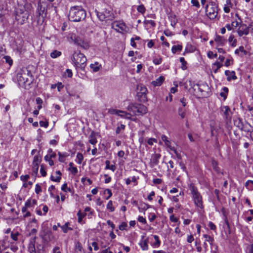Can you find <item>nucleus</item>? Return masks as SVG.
I'll return each mask as SVG.
<instances>
[{"instance_id":"obj_1","label":"nucleus","mask_w":253,"mask_h":253,"mask_svg":"<svg viewBox=\"0 0 253 253\" xmlns=\"http://www.w3.org/2000/svg\"><path fill=\"white\" fill-rule=\"evenodd\" d=\"M32 11L33 7L30 3L19 5L16 10L15 19L21 24H23L28 19Z\"/></svg>"},{"instance_id":"obj_2","label":"nucleus","mask_w":253,"mask_h":253,"mask_svg":"<svg viewBox=\"0 0 253 253\" xmlns=\"http://www.w3.org/2000/svg\"><path fill=\"white\" fill-rule=\"evenodd\" d=\"M69 19L73 22H79L85 19L86 11L81 6H74L70 8Z\"/></svg>"},{"instance_id":"obj_3","label":"nucleus","mask_w":253,"mask_h":253,"mask_svg":"<svg viewBox=\"0 0 253 253\" xmlns=\"http://www.w3.org/2000/svg\"><path fill=\"white\" fill-rule=\"evenodd\" d=\"M73 64L76 68L84 70L86 65L87 59L80 51H75L71 58Z\"/></svg>"},{"instance_id":"obj_4","label":"nucleus","mask_w":253,"mask_h":253,"mask_svg":"<svg viewBox=\"0 0 253 253\" xmlns=\"http://www.w3.org/2000/svg\"><path fill=\"white\" fill-rule=\"evenodd\" d=\"M206 12L211 19H215L218 13V6L215 2L211 1L206 6Z\"/></svg>"},{"instance_id":"obj_5","label":"nucleus","mask_w":253,"mask_h":253,"mask_svg":"<svg viewBox=\"0 0 253 253\" xmlns=\"http://www.w3.org/2000/svg\"><path fill=\"white\" fill-rule=\"evenodd\" d=\"M127 109L135 115H142L146 114L147 111L146 107L142 105L130 104L128 106Z\"/></svg>"},{"instance_id":"obj_6","label":"nucleus","mask_w":253,"mask_h":253,"mask_svg":"<svg viewBox=\"0 0 253 253\" xmlns=\"http://www.w3.org/2000/svg\"><path fill=\"white\" fill-rule=\"evenodd\" d=\"M71 40L75 44L80 46L81 47L87 49L89 47V42L87 40H84L82 36H76L75 35H72L71 36Z\"/></svg>"},{"instance_id":"obj_7","label":"nucleus","mask_w":253,"mask_h":253,"mask_svg":"<svg viewBox=\"0 0 253 253\" xmlns=\"http://www.w3.org/2000/svg\"><path fill=\"white\" fill-rule=\"evenodd\" d=\"M190 84L196 93H201V95L203 96L207 95L208 90L209 89V86L206 84H193L190 82Z\"/></svg>"},{"instance_id":"obj_8","label":"nucleus","mask_w":253,"mask_h":253,"mask_svg":"<svg viewBox=\"0 0 253 253\" xmlns=\"http://www.w3.org/2000/svg\"><path fill=\"white\" fill-rule=\"evenodd\" d=\"M112 28L120 33L127 32V27L126 24L122 21H116L112 23Z\"/></svg>"},{"instance_id":"obj_9","label":"nucleus","mask_w":253,"mask_h":253,"mask_svg":"<svg viewBox=\"0 0 253 253\" xmlns=\"http://www.w3.org/2000/svg\"><path fill=\"white\" fill-rule=\"evenodd\" d=\"M191 194L192 195L194 203L196 206L201 209H203L204 207L203 205L202 198L200 193L198 191H192Z\"/></svg>"},{"instance_id":"obj_10","label":"nucleus","mask_w":253,"mask_h":253,"mask_svg":"<svg viewBox=\"0 0 253 253\" xmlns=\"http://www.w3.org/2000/svg\"><path fill=\"white\" fill-rule=\"evenodd\" d=\"M220 113L223 118L226 120H230L232 117L231 110L228 106H222L220 107Z\"/></svg>"},{"instance_id":"obj_11","label":"nucleus","mask_w":253,"mask_h":253,"mask_svg":"<svg viewBox=\"0 0 253 253\" xmlns=\"http://www.w3.org/2000/svg\"><path fill=\"white\" fill-rule=\"evenodd\" d=\"M109 112L111 114L117 115L121 117L122 118L128 120L131 119V114L126 111L120 110L112 109Z\"/></svg>"},{"instance_id":"obj_12","label":"nucleus","mask_w":253,"mask_h":253,"mask_svg":"<svg viewBox=\"0 0 253 253\" xmlns=\"http://www.w3.org/2000/svg\"><path fill=\"white\" fill-rule=\"evenodd\" d=\"M17 79L19 84H25L29 82L27 74L20 70L17 74Z\"/></svg>"},{"instance_id":"obj_13","label":"nucleus","mask_w":253,"mask_h":253,"mask_svg":"<svg viewBox=\"0 0 253 253\" xmlns=\"http://www.w3.org/2000/svg\"><path fill=\"white\" fill-rule=\"evenodd\" d=\"M138 89L139 92L137 93L138 97H141L143 101H146L147 100L146 92H147V88L144 85H138Z\"/></svg>"},{"instance_id":"obj_14","label":"nucleus","mask_w":253,"mask_h":253,"mask_svg":"<svg viewBox=\"0 0 253 253\" xmlns=\"http://www.w3.org/2000/svg\"><path fill=\"white\" fill-rule=\"evenodd\" d=\"M161 158V155L159 154H154L152 155L150 160V165L151 168L157 166L159 162V159Z\"/></svg>"},{"instance_id":"obj_15","label":"nucleus","mask_w":253,"mask_h":253,"mask_svg":"<svg viewBox=\"0 0 253 253\" xmlns=\"http://www.w3.org/2000/svg\"><path fill=\"white\" fill-rule=\"evenodd\" d=\"M238 35L240 37L244 35H247L249 34V27H247L245 24L241 25L238 30Z\"/></svg>"},{"instance_id":"obj_16","label":"nucleus","mask_w":253,"mask_h":253,"mask_svg":"<svg viewBox=\"0 0 253 253\" xmlns=\"http://www.w3.org/2000/svg\"><path fill=\"white\" fill-rule=\"evenodd\" d=\"M148 239L145 238L144 236H141V240L139 243L141 249L143 251H146L148 250Z\"/></svg>"},{"instance_id":"obj_17","label":"nucleus","mask_w":253,"mask_h":253,"mask_svg":"<svg viewBox=\"0 0 253 253\" xmlns=\"http://www.w3.org/2000/svg\"><path fill=\"white\" fill-rule=\"evenodd\" d=\"M225 75L227 76V80L230 81L231 80H235L237 79V77L235 75V72L234 71H230L229 70H226L225 71Z\"/></svg>"},{"instance_id":"obj_18","label":"nucleus","mask_w":253,"mask_h":253,"mask_svg":"<svg viewBox=\"0 0 253 253\" xmlns=\"http://www.w3.org/2000/svg\"><path fill=\"white\" fill-rule=\"evenodd\" d=\"M186 112V108L181 107V106L179 107L178 109V114L181 119H184L185 118Z\"/></svg>"},{"instance_id":"obj_19","label":"nucleus","mask_w":253,"mask_h":253,"mask_svg":"<svg viewBox=\"0 0 253 253\" xmlns=\"http://www.w3.org/2000/svg\"><path fill=\"white\" fill-rule=\"evenodd\" d=\"M215 42L217 43L218 46H223L225 44L226 40L223 37L217 36L215 39Z\"/></svg>"},{"instance_id":"obj_20","label":"nucleus","mask_w":253,"mask_h":253,"mask_svg":"<svg viewBox=\"0 0 253 253\" xmlns=\"http://www.w3.org/2000/svg\"><path fill=\"white\" fill-rule=\"evenodd\" d=\"M70 223L69 222H67L65 223L64 225L61 226V228L62 229L63 232L64 233H67L69 230H73V229L71 227H70Z\"/></svg>"},{"instance_id":"obj_21","label":"nucleus","mask_w":253,"mask_h":253,"mask_svg":"<svg viewBox=\"0 0 253 253\" xmlns=\"http://www.w3.org/2000/svg\"><path fill=\"white\" fill-rule=\"evenodd\" d=\"M90 67L93 72H97L100 70L101 65L98 62H95L94 64H91Z\"/></svg>"},{"instance_id":"obj_22","label":"nucleus","mask_w":253,"mask_h":253,"mask_svg":"<svg viewBox=\"0 0 253 253\" xmlns=\"http://www.w3.org/2000/svg\"><path fill=\"white\" fill-rule=\"evenodd\" d=\"M165 80V78L163 76H160L156 80L152 82V84L154 86H160Z\"/></svg>"},{"instance_id":"obj_23","label":"nucleus","mask_w":253,"mask_h":253,"mask_svg":"<svg viewBox=\"0 0 253 253\" xmlns=\"http://www.w3.org/2000/svg\"><path fill=\"white\" fill-rule=\"evenodd\" d=\"M36 204L37 201L35 199H29L26 202L25 205L28 208H31L33 207Z\"/></svg>"},{"instance_id":"obj_24","label":"nucleus","mask_w":253,"mask_h":253,"mask_svg":"<svg viewBox=\"0 0 253 253\" xmlns=\"http://www.w3.org/2000/svg\"><path fill=\"white\" fill-rule=\"evenodd\" d=\"M150 206L144 203H141L138 206V210L140 212L144 211H146L149 208Z\"/></svg>"},{"instance_id":"obj_25","label":"nucleus","mask_w":253,"mask_h":253,"mask_svg":"<svg viewBox=\"0 0 253 253\" xmlns=\"http://www.w3.org/2000/svg\"><path fill=\"white\" fill-rule=\"evenodd\" d=\"M89 142L92 145H95L97 142L95 134L93 131H92L89 135Z\"/></svg>"},{"instance_id":"obj_26","label":"nucleus","mask_w":253,"mask_h":253,"mask_svg":"<svg viewBox=\"0 0 253 253\" xmlns=\"http://www.w3.org/2000/svg\"><path fill=\"white\" fill-rule=\"evenodd\" d=\"M95 12L97 17L100 21H103L105 20L106 18L108 17V15H106L103 12H100L97 10H95Z\"/></svg>"},{"instance_id":"obj_27","label":"nucleus","mask_w":253,"mask_h":253,"mask_svg":"<svg viewBox=\"0 0 253 253\" xmlns=\"http://www.w3.org/2000/svg\"><path fill=\"white\" fill-rule=\"evenodd\" d=\"M153 237L155 240V242L152 244V246L155 248L159 247L161 242L160 240L159 239V236L158 235H153Z\"/></svg>"},{"instance_id":"obj_28","label":"nucleus","mask_w":253,"mask_h":253,"mask_svg":"<svg viewBox=\"0 0 253 253\" xmlns=\"http://www.w3.org/2000/svg\"><path fill=\"white\" fill-rule=\"evenodd\" d=\"M58 155L59 156L58 160L59 162L63 163L65 161V158L68 156L67 153H61L60 152H58Z\"/></svg>"},{"instance_id":"obj_29","label":"nucleus","mask_w":253,"mask_h":253,"mask_svg":"<svg viewBox=\"0 0 253 253\" xmlns=\"http://www.w3.org/2000/svg\"><path fill=\"white\" fill-rule=\"evenodd\" d=\"M228 92V88L227 87H223L222 88V91L220 93V95L223 98L224 100L227 98Z\"/></svg>"},{"instance_id":"obj_30","label":"nucleus","mask_w":253,"mask_h":253,"mask_svg":"<svg viewBox=\"0 0 253 253\" xmlns=\"http://www.w3.org/2000/svg\"><path fill=\"white\" fill-rule=\"evenodd\" d=\"M182 49V45L181 44L175 45L172 46L171 51L173 53H175L177 51H181Z\"/></svg>"},{"instance_id":"obj_31","label":"nucleus","mask_w":253,"mask_h":253,"mask_svg":"<svg viewBox=\"0 0 253 253\" xmlns=\"http://www.w3.org/2000/svg\"><path fill=\"white\" fill-rule=\"evenodd\" d=\"M42 160V157L39 155H35L34 157L33 165H39Z\"/></svg>"},{"instance_id":"obj_32","label":"nucleus","mask_w":253,"mask_h":253,"mask_svg":"<svg viewBox=\"0 0 253 253\" xmlns=\"http://www.w3.org/2000/svg\"><path fill=\"white\" fill-rule=\"evenodd\" d=\"M234 124L236 126L240 129L243 130V124L242 122L241 119H238L237 120L234 121Z\"/></svg>"},{"instance_id":"obj_33","label":"nucleus","mask_w":253,"mask_h":253,"mask_svg":"<svg viewBox=\"0 0 253 253\" xmlns=\"http://www.w3.org/2000/svg\"><path fill=\"white\" fill-rule=\"evenodd\" d=\"M82 249L81 244L77 242L75 245V253H82Z\"/></svg>"},{"instance_id":"obj_34","label":"nucleus","mask_w":253,"mask_h":253,"mask_svg":"<svg viewBox=\"0 0 253 253\" xmlns=\"http://www.w3.org/2000/svg\"><path fill=\"white\" fill-rule=\"evenodd\" d=\"M204 237L206 239V242H208L211 246H213L214 239L212 237L207 234H204Z\"/></svg>"},{"instance_id":"obj_35","label":"nucleus","mask_w":253,"mask_h":253,"mask_svg":"<svg viewBox=\"0 0 253 253\" xmlns=\"http://www.w3.org/2000/svg\"><path fill=\"white\" fill-rule=\"evenodd\" d=\"M83 159L84 156L83 154L81 153H77L76 160V162L79 164H81L82 163Z\"/></svg>"},{"instance_id":"obj_36","label":"nucleus","mask_w":253,"mask_h":253,"mask_svg":"<svg viewBox=\"0 0 253 253\" xmlns=\"http://www.w3.org/2000/svg\"><path fill=\"white\" fill-rule=\"evenodd\" d=\"M56 174L57 175V178H54V176L52 175L51 176V179L52 181L58 182L61 179V172H60V171L58 170L56 171Z\"/></svg>"},{"instance_id":"obj_37","label":"nucleus","mask_w":253,"mask_h":253,"mask_svg":"<svg viewBox=\"0 0 253 253\" xmlns=\"http://www.w3.org/2000/svg\"><path fill=\"white\" fill-rule=\"evenodd\" d=\"M194 51L193 47L190 44H187L186 46L185 51L183 53V55H185L186 53L192 52Z\"/></svg>"},{"instance_id":"obj_38","label":"nucleus","mask_w":253,"mask_h":253,"mask_svg":"<svg viewBox=\"0 0 253 253\" xmlns=\"http://www.w3.org/2000/svg\"><path fill=\"white\" fill-rule=\"evenodd\" d=\"M125 127L126 126L123 124H121L120 126H118L116 130V133L118 134L122 133Z\"/></svg>"},{"instance_id":"obj_39","label":"nucleus","mask_w":253,"mask_h":253,"mask_svg":"<svg viewBox=\"0 0 253 253\" xmlns=\"http://www.w3.org/2000/svg\"><path fill=\"white\" fill-rule=\"evenodd\" d=\"M86 215V213H83L80 210L77 213V216L78 217V222L81 223L82 219Z\"/></svg>"},{"instance_id":"obj_40","label":"nucleus","mask_w":253,"mask_h":253,"mask_svg":"<svg viewBox=\"0 0 253 253\" xmlns=\"http://www.w3.org/2000/svg\"><path fill=\"white\" fill-rule=\"evenodd\" d=\"M179 61L181 63V69L183 70H185L187 69V62L185 60L184 57H180L179 58Z\"/></svg>"},{"instance_id":"obj_41","label":"nucleus","mask_w":253,"mask_h":253,"mask_svg":"<svg viewBox=\"0 0 253 253\" xmlns=\"http://www.w3.org/2000/svg\"><path fill=\"white\" fill-rule=\"evenodd\" d=\"M104 198L106 200L109 199L112 195L111 191H104L103 192Z\"/></svg>"},{"instance_id":"obj_42","label":"nucleus","mask_w":253,"mask_h":253,"mask_svg":"<svg viewBox=\"0 0 253 253\" xmlns=\"http://www.w3.org/2000/svg\"><path fill=\"white\" fill-rule=\"evenodd\" d=\"M28 251L30 253H36L35 244L31 242L29 246Z\"/></svg>"},{"instance_id":"obj_43","label":"nucleus","mask_w":253,"mask_h":253,"mask_svg":"<svg viewBox=\"0 0 253 253\" xmlns=\"http://www.w3.org/2000/svg\"><path fill=\"white\" fill-rule=\"evenodd\" d=\"M61 55V52L57 50H54L50 53V56L53 58H57Z\"/></svg>"},{"instance_id":"obj_44","label":"nucleus","mask_w":253,"mask_h":253,"mask_svg":"<svg viewBox=\"0 0 253 253\" xmlns=\"http://www.w3.org/2000/svg\"><path fill=\"white\" fill-rule=\"evenodd\" d=\"M211 165L213 169L217 172H218L219 170V169L218 167V163L214 160H212L211 162Z\"/></svg>"},{"instance_id":"obj_45","label":"nucleus","mask_w":253,"mask_h":253,"mask_svg":"<svg viewBox=\"0 0 253 253\" xmlns=\"http://www.w3.org/2000/svg\"><path fill=\"white\" fill-rule=\"evenodd\" d=\"M3 58L5 59V62L10 66L13 64V60L9 56H4Z\"/></svg>"},{"instance_id":"obj_46","label":"nucleus","mask_w":253,"mask_h":253,"mask_svg":"<svg viewBox=\"0 0 253 253\" xmlns=\"http://www.w3.org/2000/svg\"><path fill=\"white\" fill-rule=\"evenodd\" d=\"M144 24L146 25H149L152 27H155L156 26V23L154 21L152 20H145L144 21Z\"/></svg>"},{"instance_id":"obj_47","label":"nucleus","mask_w":253,"mask_h":253,"mask_svg":"<svg viewBox=\"0 0 253 253\" xmlns=\"http://www.w3.org/2000/svg\"><path fill=\"white\" fill-rule=\"evenodd\" d=\"M162 58L161 57H155L153 60V62L154 64L158 65L162 63Z\"/></svg>"},{"instance_id":"obj_48","label":"nucleus","mask_w":253,"mask_h":253,"mask_svg":"<svg viewBox=\"0 0 253 253\" xmlns=\"http://www.w3.org/2000/svg\"><path fill=\"white\" fill-rule=\"evenodd\" d=\"M107 209L110 210V211L113 212L115 210L114 207L113 206L112 201H109L107 205Z\"/></svg>"},{"instance_id":"obj_49","label":"nucleus","mask_w":253,"mask_h":253,"mask_svg":"<svg viewBox=\"0 0 253 253\" xmlns=\"http://www.w3.org/2000/svg\"><path fill=\"white\" fill-rule=\"evenodd\" d=\"M246 187L247 189H253V181L248 180L246 183Z\"/></svg>"},{"instance_id":"obj_50","label":"nucleus","mask_w":253,"mask_h":253,"mask_svg":"<svg viewBox=\"0 0 253 253\" xmlns=\"http://www.w3.org/2000/svg\"><path fill=\"white\" fill-rule=\"evenodd\" d=\"M39 170V166L38 165H33L32 167V174L33 175H36L38 173Z\"/></svg>"},{"instance_id":"obj_51","label":"nucleus","mask_w":253,"mask_h":253,"mask_svg":"<svg viewBox=\"0 0 253 253\" xmlns=\"http://www.w3.org/2000/svg\"><path fill=\"white\" fill-rule=\"evenodd\" d=\"M21 70L22 71V72L25 73V74H27V78L28 77H31V78H32L33 76H32V74L30 70H28L26 68H22Z\"/></svg>"},{"instance_id":"obj_52","label":"nucleus","mask_w":253,"mask_h":253,"mask_svg":"<svg viewBox=\"0 0 253 253\" xmlns=\"http://www.w3.org/2000/svg\"><path fill=\"white\" fill-rule=\"evenodd\" d=\"M137 10L138 12L141 13H144L145 12L146 9L143 4H141L138 6Z\"/></svg>"},{"instance_id":"obj_53","label":"nucleus","mask_w":253,"mask_h":253,"mask_svg":"<svg viewBox=\"0 0 253 253\" xmlns=\"http://www.w3.org/2000/svg\"><path fill=\"white\" fill-rule=\"evenodd\" d=\"M156 218V215L154 213H150L148 215V218L150 222H153Z\"/></svg>"},{"instance_id":"obj_54","label":"nucleus","mask_w":253,"mask_h":253,"mask_svg":"<svg viewBox=\"0 0 253 253\" xmlns=\"http://www.w3.org/2000/svg\"><path fill=\"white\" fill-rule=\"evenodd\" d=\"M48 155H49L51 158H54L56 157V154L51 149H49L47 151Z\"/></svg>"},{"instance_id":"obj_55","label":"nucleus","mask_w":253,"mask_h":253,"mask_svg":"<svg viewBox=\"0 0 253 253\" xmlns=\"http://www.w3.org/2000/svg\"><path fill=\"white\" fill-rule=\"evenodd\" d=\"M240 51L243 52L245 54L246 53V51L244 50V48L243 46H241L239 47V48L238 49H236L235 51V53L236 54H239Z\"/></svg>"},{"instance_id":"obj_56","label":"nucleus","mask_w":253,"mask_h":253,"mask_svg":"<svg viewBox=\"0 0 253 253\" xmlns=\"http://www.w3.org/2000/svg\"><path fill=\"white\" fill-rule=\"evenodd\" d=\"M207 55H208V57L211 59H212L213 58H216L217 56V55L216 53L214 54L212 51H211L208 53Z\"/></svg>"},{"instance_id":"obj_57","label":"nucleus","mask_w":253,"mask_h":253,"mask_svg":"<svg viewBox=\"0 0 253 253\" xmlns=\"http://www.w3.org/2000/svg\"><path fill=\"white\" fill-rule=\"evenodd\" d=\"M69 170H70L71 173L74 175L76 174L78 171L77 168L75 167L69 168Z\"/></svg>"},{"instance_id":"obj_58","label":"nucleus","mask_w":253,"mask_h":253,"mask_svg":"<svg viewBox=\"0 0 253 253\" xmlns=\"http://www.w3.org/2000/svg\"><path fill=\"white\" fill-rule=\"evenodd\" d=\"M157 142V139H156L155 138H149L148 141H147V143L150 145V146H152L153 145L154 143L155 142L156 143Z\"/></svg>"},{"instance_id":"obj_59","label":"nucleus","mask_w":253,"mask_h":253,"mask_svg":"<svg viewBox=\"0 0 253 253\" xmlns=\"http://www.w3.org/2000/svg\"><path fill=\"white\" fill-rule=\"evenodd\" d=\"M65 75L68 78H71L72 77L73 74L71 70L67 69L66 72H65Z\"/></svg>"},{"instance_id":"obj_60","label":"nucleus","mask_w":253,"mask_h":253,"mask_svg":"<svg viewBox=\"0 0 253 253\" xmlns=\"http://www.w3.org/2000/svg\"><path fill=\"white\" fill-rule=\"evenodd\" d=\"M180 101L181 103V104L182 106H181V107L186 108L185 107L187 103V102L186 101V99L184 97H183L180 99Z\"/></svg>"},{"instance_id":"obj_61","label":"nucleus","mask_w":253,"mask_h":253,"mask_svg":"<svg viewBox=\"0 0 253 253\" xmlns=\"http://www.w3.org/2000/svg\"><path fill=\"white\" fill-rule=\"evenodd\" d=\"M40 173L42 176H45L46 174V172L42 165L41 166Z\"/></svg>"},{"instance_id":"obj_62","label":"nucleus","mask_w":253,"mask_h":253,"mask_svg":"<svg viewBox=\"0 0 253 253\" xmlns=\"http://www.w3.org/2000/svg\"><path fill=\"white\" fill-rule=\"evenodd\" d=\"M191 3L193 6H195L197 8H199L200 6V3L197 0H191Z\"/></svg>"},{"instance_id":"obj_63","label":"nucleus","mask_w":253,"mask_h":253,"mask_svg":"<svg viewBox=\"0 0 253 253\" xmlns=\"http://www.w3.org/2000/svg\"><path fill=\"white\" fill-rule=\"evenodd\" d=\"M127 227V224L126 222H122L121 224L119 226V229L121 230H126V227Z\"/></svg>"},{"instance_id":"obj_64","label":"nucleus","mask_w":253,"mask_h":253,"mask_svg":"<svg viewBox=\"0 0 253 253\" xmlns=\"http://www.w3.org/2000/svg\"><path fill=\"white\" fill-rule=\"evenodd\" d=\"M39 124H40V125L41 126L44 127H45V128H46L48 126V122H44V121H40Z\"/></svg>"}]
</instances>
